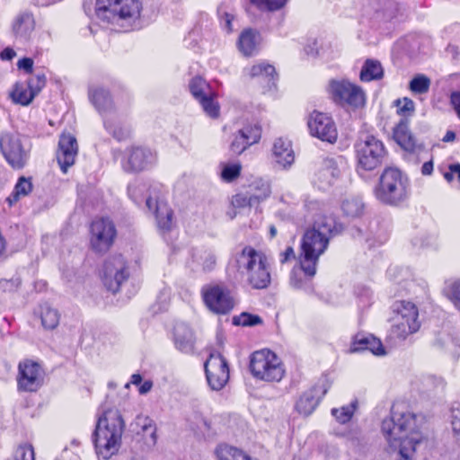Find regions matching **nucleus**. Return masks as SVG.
Listing matches in <instances>:
<instances>
[{
  "instance_id": "c756f323",
  "label": "nucleus",
  "mask_w": 460,
  "mask_h": 460,
  "mask_svg": "<svg viewBox=\"0 0 460 460\" xmlns=\"http://www.w3.org/2000/svg\"><path fill=\"white\" fill-rule=\"evenodd\" d=\"M272 154L276 163L282 168L290 166L295 161V153L290 140L279 137L272 146Z\"/></svg>"
},
{
  "instance_id": "4d7b16f0",
  "label": "nucleus",
  "mask_w": 460,
  "mask_h": 460,
  "mask_svg": "<svg viewBox=\"0 0 460 460\" xmlns=\"http://www.w3.org/2000/svg\"><path fill=\"white\" fill-rule=\"evenodd\" d=\"M449 101L457 118L460 119V90L452 92L449 96Z\"/></svg>"
},
{
  "instance_id": "20e7f679",
  "label": "nucleus",
  "mask_w": 460,
  "mask_h": 460,
  "mask_svg": "<svg viewBox=\"0 0 460 460\" xmlns=\"http://www.w3.org/2000/svg\"><path fill=\"white\" fill-rule=\"evenodd\" d=\"M374 195L381 203L389 206L403 204L410 195L408 178L395 167H386L382 172Z\"/></svg>"
},
{
  "instance_id": "ddd939ff",
  "label": "nucleus",
  "mask_w": 460,
  "mask_h": 460,
  "mask_svg": "<svg viewBox=\"0 0 460 460\" xmlns=\"http://www.w3.org/2000/svg\"><path fill=\"white\" fill-rule=\"evenodd\" d=\"M128 263L121 254H114L105 260L102 281L108 290L112 293L119 292L122 283L128 280Z\"/></svg>"
},
{
  "instance_id": "de8ad7c7",
  "label": "nucleus",
  "mask_w": 460,
  "mask_h": 460,
  "mask_svg": "<svg viewBox=\"0 0 460 460\" xmlns=\"http://www.w3.org/2000/svg\"><path fill=\"white\" fill-rule=\"evenodd\" d=\"M104 128L118 141H124L130 137L131 130L121 125H115L111 121L104 120Z\"/></svg>"
},
{
  "instance_id": "49530a36",
  "label": "nucleus",
  "mask_w": 460,
  "mask_h": 460,
  "mask_svg": "<svg viewBox=\"0 0 460 460\" xmlns=\"http://www.w3.org/2000/svg\"><path fill=\"white\" fill-rule=\"evenodd\" d=\"M250 3L261 12H276L282 9L288 0H249Z\"/></svg>"
},
{
  "instance_id": "a211bd4d",
  "label": "nucleus",
  "mask_w": 460,
  "mask_h": 460,
  "mask_svg": "<svg viewBox=\"0 0 460 460\" xmlns=\"http://www.w3.org/2000/svg\"><path fill=\"white\" fill-rule=\"evenodd\" d=\"M0 150L7 164L14 170L22 169L28 163L29 152L16 135L3 134L0 137Z\"/></svg>"
},
{
  "instance_id": "680f3d73",
  "label": "nucleus",
  "mask_w": 460,
  "mask_h": 460,
  "mask_svg": "<svg viewBox=\"0 0 460 460\" xmlns=\"http://www.w3.org/2000/svg\"><path fill=\"white\" fill-rule=\"evenodd\" d=\"M433 171V163L431 161L425 162L421 167V172L424 175L431 174Z\"/></svg>"
},
{
  "instance_id": "338daca9",
  "label": "nucleus",
  "mask_w": 460,
  "mask_h": 460,
  "mask_svg": "<svg viewBox=\"0 0 460 460\" xmlns=\"http://www.w3.org/2000/svg\"><path fill=\"white\" fill-rule=\"evenodd\" d=\"M137 188L136 187H128V195L132 198L134 192L136 191Z\"/></svg>"
},
{
  "instance_id": "e433bc0d",
  "label": "nucleus",
  "mask_w": 460,
  "mask_h": 460,
  "mask_svg": "<svg viewBox=\"0 0 460 460\" xmlns=\"http://www.w3.org/2000/svg\"><path fill=\"white\" fill-rule=\"evenodd\" d=\"M217 460H249L250 456L243 450L226 444H219L215 449Z\"/></svg>"
},
{
  "instance_id": "0e129e2a",
  "label": "nucleus",
  "mask_w": 460,
  "mask_h": 460,
  "mask_svg": "<svg viewBox=\"0 0 460 460\" xmlns=\"http://www.w3.org/2000/svg\"><path fill=\"white\" fill-rule=\"evenodd\" d=\"M234 19V16L232 14H229V13H226V27H227V30L229 32H231L233 31L232 29V21Z\"/></svg>"
},
{
  "instance_id": "2eb2a0df",
  "label": "nucleus",
  "mask_w": 460,
  "mask_h": 460,
  "mask_svg": "<svg viewBox=\"0 0 460 460\" xmlns=\"http://www.w3.org/2000/svg\"><path fill=\"white\" fill-rule=\"evenodd\" d=\"M206 379L214 391L222 390L229 381L230 369L227 360L219 352L210 353L204 363Z\"/></svg>"
},
{
  "instance_id": "ea45409f",
  "label": "nucleus",
  "mask_w": 460,
  "mask_h": 460,
  "mask_svg": "<svg viewBox=\"0 0 460 460\" xmlns=\"http://www.w3.org/2000/svg\"><path fill=\"white\" fill-rule=\"evenodd\" d=\"M190 92L198 102L203 97L208 95L209 92H214L210 84L201 76H194L189 84Z\"/></svg>"
},
{
  "instance_id": "5fc2aeb1",
  "label": "nucleus",
  "mask_w": 460,
  "mask_h": 460,
  "mask_svg": "<svg viewBox=\"0 0 460 460\" xmlns=\"http://www.w3.org/2000/svg\"><path fill=\"white\" fill-rule=\"evenodd\" d=\"M280 264H286L288 261L296 259V252L292 246H288L284 251L279 254Z\"/></svg>"
},
{
  "instance_id": "f8f14e48",
  "label": "nucleus",
  "mask_w": 460,
  "mask_h": 460,
  "mask_svg": "<svg viewBox=\"0 0 460 460\" xmlns=\"http://www.w3.org/2000/svg\"><path fill=\"white\" fill-rule=\"evenodd\" d=\"M329 243L328 237L319 233L317 229L309 227L301 237L298 257L318 264L320 257L326 252Z\"/></svg>"
},
{
  "instance_id": "e2e57ef3",
  "label": "nucleus",
  "mask_w": 460,
  "mask_h": 460,
  "mask_svg": "<svg viewBox=\"0 0 460 460\" xmlns=\"http://www.w3.org/2000/svg\"><path fill=\"white\" fill-rule=\"evenodd\" d=\"M456 139V133L453 130H447L442 137L443 142H453Z\"/></svg>"
},
{
  "instance_id": "052dcab7",
  "label": "nucleus",
  "mask_w": 460,
  "mask_h": 460,
  "mask_svg": "<svg viewBox=\"0 0 460 460\" xmlns=\"http://www.w3.org/2000/svg\"><path fill=\"white\" fill-rule=\"evenodd\" d=\"M142 376L140 374H133L130 377V381L126 384L125 387H129L130 385H140L142 383Z\"/></svg>"
},
{
  "instance_id": "bf43d9fd",
  "label": "nucleus",
  "mask_w": 460,
  "mask_h": 460,
  "mask_svg": "<svg viewBox=\"0 0 460 460\" xmlns=\"http://www.w3.org/2000/svg\"><path fill=\"white\" fill-rule=\"evenodd\" d=\"M153 387V382L151 380H146L145 382H142L139 385L138 392L140 394H146L148 393Z\"/></svg>"
},
{
  "instance_id": "58836bf2",
  "label": "nucleus",
  "mask_w": 460,
  "mask_h": 460,
  "mask_svg": "<svg viewBox=\"0 0 460 460\" xmlns=\"http://www.w3.org/2000/svg\"><path fill=\"white\" fill-rule=\"evenodd\" d=\"M40 317L41 324L46 330H54L59 324L60 314L58 311L47 305L40 306Z\"/></svg>"
},
{
  "instance_id": "dca6fc26",
  "label": "nucleus",
  "mask_w": 460,
  "mask_h": 460,
  "mask_svg": "<svg viewBox=\"0 0 460 460\" xmlns=\"http://www.w3.org/2000/svg\"><path fill=\"white\" fill-rule=\"evenodd\" d=\"M44 370L40 363L30 358L20 361L16 377L17 388L22 392H37L42 385Z\"/></svg>"
},
{
  "instance_id": "3c124183",
  "label": "nucleus",
  "mask_w": 460,
  "mask_h": 460,
  "mask_svg": "<svg viewBox=\"0 0 460 460\" xmlns=\"http://www.w3.org/2000/svg\"><path fill=\"white\" fill-rule=\"evenodd\" d=\"M231 204L235 208H244L253 206L251 197L248 196L246 191L234 194L231 199Z\"/></svg>"
},
{
  "instance_id": "7ed1b4c3",
  "label": "nucleus",
  "mask_w": 460,
  "mask_h": 460,
  "mask_svg": "<svg viewBox=\"0 0 460 460\" xmlns=\"http://www.w3.org/2000/svg\"><path fill=\"white\" fill-rule=\"evenodd\" d=\"M236 261L245 283L251 288L266 289L271 285V262L265 252L245 245L238 254Z\"/></svg>"
},
{
  "instance_id": "0eeeda50",
  "label": "nucleus",
  "mask_w": 460,
  "mask_h": 460,
  "mask_svg": "<svg viewBox=\"0 0 460 460\" xmlns=\"http://www.w3.org/2000/svg\"><path fill=\"white\" fill-rule=\"evenodd\" d=\"M143 4L140 0H96L95 14L107 22L133 23L141 18Z\"/></svg>"
},
{
  "instance_id": "473e14b6",
  "label": "nucleus",
  "mask_w": 460,
  "mask_h": 460,
  "mask_svg": "<svg viewBox=\"0 0 460 460\" xmlns=\"http://www.w3.org/2000/svg\"><path fill=\"white\" fill-rule=\"evenodd\" d=\"M244 75L249 79H261L267 84L273 83L277 75L275 67L267 63L260 62L244 69Z\"/></svg>"
},
{
  "instance_id": "a878e982",
  "label": "nucleus",
  "mask_w": 460,
  "mask_h": 460,
  "mask_svg": "<svg viewBox=\"0 0 460 460\" xmlns=\"http://www.w3.org/2000/svg\"><path fill=\"white\" fill-rule=\"evenodd\" d=\"M369 350L374 355L383 356L385 354L382 341L372 334L358 332L351 338L349 353H357Z\"/></svg>"
},
{
  "instance_id": "1a4fd4ad",
  "label": "nucleus",
  "mask_w": 460,
  "mask_h": 460,
  "mask_svg": "<svg viewBox=\"0 0 460 460\" xmlns=\"http://www.w3.org/2000/svg\"><path fill=\"white\" fill-rule=\"evenodd\" d=\"M354 148L358 164L365 171H372L381 165L387 154L384 143L373 135L358 139Z\"/></svg>"
},
{
  "instance_id": "864d4df0",
  "label": "nucleus",
  "mask_w": 460,
  "mask_h": 460,
  "mask_svg": "<svg viewBox=\"0 0 460 460\" xmlns=\"http://www.w3.org/2000/svg\"><path fill=\"white\" fill-rule=\"evenodd\" d=\"M197 428L203 436H209L214 433L212 422L204 418H199L196 422Z\"/></svg>"
},
{
  "instance_id": "c9c22d12",
  "label": "nucleus",
  "mask_w": 460,
  "mask_h": 460,
  "mask_svg": "<svg viewBox=\"0 0 460 460\" xmlns=\"http://www.w3.org/2000/svg\"><path fill=\"white\" fill-rule=\"evenodd\" d=\"M32 189L31 179L21 176L15 183L12 193L6 198L9 207H13L22 198L28 196L32 191Z\"/></svg>"
},
{
  "instance_id": "f3484780",
  "label": "nucleus",
  "mask_w": 460,
  "mask_h": 460,
  "mask_svg": "<svg viewBox=\"0 0 460 460\" xmlns=\"http://www.w3.org/2000/svg\"><path fill=\"white\" fill-rule=\"evenodd\" d=\"M155 162V155L148 147L128 146L120 161L122 170L128 173H138L147 170Z\"/></svg>"
},
{
  "instance_id": "9b49d317",
  "label": "nucleus",
  "mask_w": 460,
  "mask_h": 460,
  "mask_svg": "<svg viewBox=\"0 0 460 460\" xmlns=\"http://www.w3.org/2000/svg\"><path fill=\"white\" fill-rule=\"evenodd\" d=\"M394 311L401 316V320L392 327V332L396 338L405 340L419 331L420 323L418 320L419 311L415 304L405 300L399 301Z\"/></svg>"
},
{
  "instance_id": "423d86ee",
  "label": "nucleus",
  "mask_w": 460,
  "mask_h": 460,
  "mask_svg": "<svg viewBox=\"0 0 460 460\" xmlns=\"http://www.w3.org/2000/svg\"><path fill=\"white\" fill-rule=\"evenodd\" d=\"M325 93L332 102L346 111H356L367 102V93L358 84L347 78H332L325 86Z\"/></svg>"
},
{
  "instance_id": "39448f33",
  "label": "nucleus",
  "mask_w": 460,
  "mask_h": 460,
  "mask_svg": "<svg viewBox=\"0 0 460 460\" xmlns=\"http://www.w3.org/2000/svg\"><path fill=\"white\" fill-rule=\"evenodd\" d=\"M249 370L255 380L269 384L279 383L286 376L283 360L270 349H258L250 355Z\"/></svg>"
},
{
  "instance_id": "bb28decb",
  "label": "nucleus",
  "mask_w": 460,
  "mask_h": 460,
  "mask_svg": "<svg viewBox=\"0 0 460 460\" xmlns=\"http://www.w3.org/2000/svg\"><path fill=\"white\" fill-rule=\"evenodd\" d=\"M261 42V35L258 30L245 28L240 33L236 45L244 57L250 58L259 52Z\"/></svg>"
},
{
  "instance_id": "603ef678",
  "label": "nucleus",
  "mask_w": 460,
  "mask_h": 460,
  "mask_svg": "<svg viewBox=\"0 0 460 460\" xmlns=\"http://www.w3.org/2000/svg\"><path fill=\"white\" fill-rule=\"evenodd\" d=\"M332 413L341 423H346L349 421L353 415V411L350 410L349 407L332 409Z\"/></svg>"
},
{
  "instance_id": "7c9ffc66",
  "label": "nucleus",
  "mask_w": 460,
  "mask_h": 460,
  "mask_svg": "<svg viewBox=\"0 0 460 460\" xmlns=\"http://www.w3.org/2000/svg\"><path fill=\"white\" fill-rule=\"evenodd\" d=\"M173 341L176 349L181 352L192 353L194 351V333L187 325L180 324L174 327Z\"/></svg>"
},
{
  "instance_id": "f257e3e1",
  "label": "nucleus",
  "mask_w": 460,
  "mask_h": 460,
  "mask_svg": "<svg viewBox=\"0 0 460 460\" xmlns=\"http://www.w3.org/2000/svg\"><path fill=\"white\" fill-rule=\"evenodd\" d=\"M381 429L389 447L393 450L399 449L395 460H412L416 446L422 440V435L416 415L409 411L405 402L393 403L390 417L382 421Z\"/></svg>"
},
{
  "instance_id": "f704fd0d",
  "label": "nucleus",
  "mask_w": 460,
  "mask_h": 460,
  "mask_svg": "<svg viewBox=\"0 0 460 460\" xmlns=\"http://www.w3.org/2000/svg\"><path fill=\"white\" fill-rule=\"evenodd\" d=\"M384 77V69L378 60L367 58L360 70L359 79L361 82H371L380 80Z\"/></svg>"
},
{
  "instance_id": "6ab92c4d",
  "label": "nucleus",
  "mask_w": 460,
  "mask_h": 460,
  "mask_svg": "<svg viewBox=\"0 0 460 460\" xmlns=\"http://www.w3.org/2000/svg\"><path fill=\"white\" fill-rule=\"evenodd\" d=\"M310 135L322 141L334 144L338 139L336 124L331 115L313 111L307 119Z\"/></svg>"
},
{
  "instance_id": "393cba45",
  "label": "nucleus",
  "mask_w": 460,
  "mask_h": 460,
  "mask_svg": "<svg viewBox=\"0 0 460 460\" xmlns=\"http://www.w3.org/2000/svg\"><path fill=\"white\" fill-rule=\"evenodd\" d=\"M317 266L297 256L296 264L289 274V284L293 288L303 289L308 287L317 272Z\"/></svg>"
},
{
  "instance_id": "13d9d810",
  "label": "nucleus",
  "mask_w": 460,
  "mask_h": 460,
  "mask_svg": "<svg viewBox=\"0 0 460 460\" xmlns=\"http://www.w3.org/2000/svg\"><path fill=\"white\" fill-rule=\"evenodd\" d=\"M15 56H16V53H15L14 49L10 48V47H7V48L4 49L0 52V58H1V60L11 61V60L13 59V58Z\"/></svg>"
},
{
  "instance_id": "5701e85b",
  "label": "nucleus",
  "mask_w": 460,
  "mask_h": 460,
  "mask_svg": "<svg viewBox=\"0 0 460 460\" xmlns=\"http://www.w3.org/2000/svg\"><path fill=\"white\" fill-rule=\"evenodd\" d=\"M393 138L404 151L414 154L423 149V145L410 128V120L401 119L393 128Z\"/></svg>"
},
{
  "instance_id": "79ce46f5",
  "label": "nucleus",
  "mask_w": 460,
  "mask_h": 460,
  "mask_svg": "<svg viewBox=\"0 0 460 460\" xmlns=\"http://www.w3.org/2000/svg\"><path fill=\"white\" fill-rule=\"evenodd\" d=\"M394 106L396 107V113L402 117V119H408L412 117L415 112L414 102L408 98H398L394 102Z\"/></svg>"
},
{
  "instance_id": "cd10ccee",
  "label": "nucleus",
  "mask_w": 460,
  "mask_h": 460,
  "mask_svg": "<svg viewBox=\"0 0 460 460\" xmlns=\"http://www.w3.org/2000/svg\"><path fill=\"white\" fill-rule=\"evenodd\" d=\"M36 26L34 16L30 12L20 13L13 20L12 30L16 39L28 40Z\"/></svg>"
},
{
  "instance_id": "aec40b11",
  "label": "nucleus",
  "mask_w": 460,
  "mask_h": 460,
  "mask_svg": "<svg viewBox=\"0 0 460 460\" xmlns=\"http://www.w3.org/2000/svg\"><path fill=\"white\" fill-rule=\"evenodd\" d=\"M261 125L258 121L248 122L233 134L229 150L233 154L240 155L252 146L258 144L261 139Z\"/></svg>"
},
{
  "instance_id": "9d476101",
  "label": "nucleus",
  "mask_w": 460,
  "mask_h": 460,
  "mask_svg": "<svg viewBox=\"0 0 460 460\" xmlns=\"http://www.w3.org/2000/svg\"><path fill=\"white\" fill-rule=\"evenodd\" d=\"M202 300L207 308L218 315L228 314L235 306L232 290L223 283H212L201 288Z\"/></svg>"
},
{
  "instance_id": "412c9836",
  "label": "nucleus",
  "mask_w": 460,
  "mask_h": 460,
  "mask_svg": "<svg viewBox=\"0 0 460 460\" xmlns=\"http://www.w3.org/2000/svg\"><path fill=\"white\" fill-rule=\"evenodd\" d=\"M146 206L153 210L158 230L163 233H169L174 226L173 210L168 204L166 199L157 194L155 198L146 199Z\"/></svg>"
},
{
  "instance_id": "8fccbe9b",
  "label": "nucleus",
  "mask_w": 460,
  "mask_h": 460,
  "mask_svg": "<svg viewBox=\"0 0 460 460\" xmlns=\"http://www.w3.org/2000/svg\"><path fill=\"white\" fill-rule=\"evenodd\" d=\"M451 427L454 437L460 441V403L453 406L451 410Z\"/></svg>"
},
{
  "instance_id": "c85d7f7f",
  "label": "nucleus",
  "mask_w": 460,
  "mask_h": 460,
  "mask_svg": "<svg viewBox=\"0 0 460 460\" xmlns=\"http://www.w3.org/2000/svg\"><path fill=\"white\" fill-rule=\"evenodd\" d=\"M311 228L317 229L319 233L323 234L329 240L343 230L342 225L337 221L335 216L326 212L317 217Z\"/></svg>"
},
{
  "instance_id": "2f4dec72",
  "label": "nucleus",
  "mask_w": 460,
  "mask_h": 460,
  "mask_svg": "<svg viewBox=\"0 0 460 460\" xmlns=\"http://www.w3.org/2000/svg\"><path fill=\"white\" fill-rule=\"evenodd\" d=\"M88 94L90 102L100 114L114 109V102L109 90L103 87H93Z\"/></svg>"
},
{
  "instance_id": "72a5a7b5",
  "label": "nucleus",
  "mask_w": 460,
  "mask_h": 460,
  "mask_svg": "<svg viewBox=\"0 0 460 460\" xmlns=\"http://www.w3.org/2000/svg\"><path fill=\"white\" fill-rule=\"evenodd\" d=\"M245 191L248 196L251 197L253 206L259 205L261 202L267 199L271 194L270 184L262 181L261 180L253 181L248 185Z\"/></svg>"
},
{
  "instance_id": "a18cd8bd",
  "label": "nucleus",
  "mask_w": 460,
  "mask_h": 460,
  "mask_svg": "<svg viewBox=\"0 0 460 460\" xmlns=\"http://www.w3.org/2000/svg\"><path fill=\"white\" fill-rule=\"evenodd\" d=\"M430 84L427 75L419 74L410 81L409 89L415 94H423L429 92Z\"/></svg>"
},
{
  "instance_id": "f03ea898",
  "label": "nucleus",
  "mask_w": 460,
  "mask_h": 460,
  "mask_svg": "<svg viewBox=\"0 0 460 460\" xmlns=\"http://www.w3.org/2000/svg\"><path fill=\"white\" fill-rule=\"evenodd\" d=\"M124 428V420L118 409L110 408L102 412L93 433L98 456L108 460L119 452Z\"/></svg>"
},
{
  "instance_id": "774afa93",
  "label": "nucleus",
  "mask_w": 460,
  "mask_h": 460,
  "mask_svg": "<svg viewBox=\"0 0 460 460\" xmlns=\"http://www.w3.org/2000/svg\"><path fill=\"white\" fill-rule=\"evenodd\" d=\"M210 261H210V262H211V264H215V263H216V260H215L214 258H210Z\"/></svg>"
},
{
  "instance_id": "6e6d98bb",
  "label": "nucleus",
  "mask_w": 460,
  "mask_h": 460,
  "mask_svg": "<svg viewBox=\"0 0 460 460\" xmlns=\"http://www.w3.org/2000/svg\"><path fill=\"white\" fill-rule=\"evenodd\" d=\"M33 60L31 58H22L17 62L19 69L24 70L26 74H32L33 72Z\"/></svg>"
},
{
  "instance_id": "69168bd1",
  "label": "nucleus",
  "mask_w": 460,
  "mask_h": 460,
  "mask_svg": "<svg viewBox=\"0 0 460 460\" xmlns=\"http://www.w3.org/2000/svg\"><path fill=\"white\" fill-rule=\"evenodd\" d=\"M276 235H277V228L274 225H271L270 226V239H273L276 237Z\"/></svg>"
},
{
  "instance_id": "c03bdc74",
  "label": "nucleus",
  "mask_w": 460,
  "mask_h": 460,
  "mask_svg": "<svg viewBox=\"0 0 460 460\" xmlns=\"http://www.w3.org/2000/svg\"><path fill=\"white\" fill-rule=\"evenodd\" d=\"M263 323L262 318L258 314H253L248 312H243L238 315L233 317V324L236 326H256Z\"/></svg>"
},
{
  "instance_id": "b1692460",
  "label": "nucleus",
  "mask_w": 460,
  "mask_h": 460,
  "mask_svg": "<svg viewBox=\"0 0 460 460\" xmlns=\"http://www.w3.org/2000/svg\"><path fill=\"white\" fill-rule=\"evenodd\" d=\"M77 153L76 138L69 133L61 134L56 156L63 173H66L68 168L74 165Z\"/></svg>"
},
{
  "instance_id": "6e6552de",
  "label": "nucleus",
  "mask_w": 460,
  "mask_h": 460,
  "mask_svg": "<svg viewBox=\"0 0 460 460\" xmlns=\"http://www.w3.org/2000/svg\"><path fill=\"white\" fill-rule=\"evenodd\" d=\"M118 230L108 217H96L89 226V248L98 255L108 253L116 243Z\"/></svg>"
},
{
  "instance_id": "37998d69",
  "label": "nucleus",
  "mask_w": 460,
  "mask_h": 460,
  "mask_svg": "<svg viewBox=\"0 0 460 460\" xmlns=\"http://www.w3.org/2000/svg\"><path fill=\"white\" fill-rule=\"evenodd\" d=\"M341 208L347 217H358L363 215L365 206L357 199H348L342 202Z\"/></svg>"
},
{
  "instance_id": "4be33fe9",
  "label": "nucleus",
  "mask_w": 460,
  "mask_h": 460,
  "mask_svg": "<svg viewBox=\"0 0 460 460\" xmlns=\"http://www.w3.org/2000/svg\"><path fill=\"white\" fill-rule=\"evenodd\" d=\"M330 385L326 380H320L305 391L296 403V410L304 416L312 414L325 396Z\"/></svg>"
},
{
  "instance_id": "4468645a",
  "label": "nucleus",
  "mask_w": 460,
  "mask_h": 460,
  "mask_svg": "<svg viewBox=\"0 0 460 460\" xmlns=\"http://www.w3.org/2000/svg\"><path fill=\"white\" fill-rule=\"evenodd\" d=\"M46 84V75L44 73H38L34 76L30 77L26 82H16L9 93V97L14 104L28 106L45 88Z\"/></svg>"
},
{
  "instance_id": "4c0bfd02",
  "label": "nucleus",
  "mask_w": 460,
  "mask_h": 460,
  "mask_svg": "<svg viewBox=\"0 0 460 460\" xmlns=\"http://www.w3.org/2000/svg\"><path fill=\"white\" fill-rule=\"evenodd\" d=\"M217 97V93L214 91L209 92L208 95L198 101L204 113L212 119H217L220 117L221 107Z\"/></svg>"
},
{
  "instance_id": "a19ab883",
  "label": "nucleus",
  "mask_w": 460,
  "mask_h": 460,
  "mask_svg": "<svg viewBox=\"0 0 460 460\" xmlns=\"http://www.w3.org/2000/svg\"><path fill=\"white\" fill-rule=\"evenodd\" d=\"M220 179L224 182H233L240 178L242 174L243 165L241 162L221 163Z\"/></svg>"
},
{
  "instance_id": "09e8293b",
  "label": "nucleus",
  "mask_w": 460,
  "mask_h": 460,
  "mask_svg": "<svg viewBox=\"0 0 460 460\" xmlns=\"http://www.w3.org/2000/svg\"><path fill=\"white\" fill-rule=\"evenodd\" d=\"M445 292L454 306L460 311V279L448 284Z\"/></svg>"
}]
</instances>
